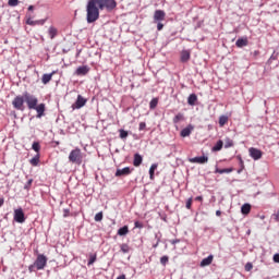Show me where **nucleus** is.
<instances>
[{
    "label": "nucleus",
    "instance_id": "nucleus-1",
    "mask_svg": "<svg viewBox=\"0 0 279 279\" xmlns=\"http://www.w3.org/2000/svg\"><path fill=\"white\" fill-rule=\"evenodd\" d=\"M116 8V0H88L86 5L87 23H95L96 21H99V10L112 12Z\"/></svg>",
    "mask_w": 279,
    "mask_h": 279
},
{
    "label": "nucleus",
    "instance_id": "nucleus-2",
    "mask_svg": "<svg viewBox=\"0 0 279 279\" xmlns=\"http://www.w3.org/2000/svg\"><path fill=\"white\" fill-rule=\"evenodd\" d=\"M45 267H47V256L39 254L35 260V263L33 265H31L28 267V270L35 271V269H37L38 271H40V269H45Z\"/></svg>",
    "mask_w": 279,
    "mask_h": 279
},
{
    "label": "nucleus",
    "instance_id": "nucleus-3",
    "mask_svg": "<svg viewBox=\"0 0 279 279\" xmlns=\"http://www.w3.org/2000/svg\"><path fill=\"white\" fill-rule=\"evenodd\" d=\"M83 158H84V156L82 155V149H80V148H75V149L71 150V153L69 155V160L73 165H82Z\"/></svg>",
    "mask_w": 279,
    "mask_h": 279
},
{
    "label": "nucleus",
    "instance_id": "nucleus-4",
    "mask_svg": "<svg viewBox=\"0 0 279 279\" xmlns=\"http://www.w3.org/2000/svg\"><path fill=\"white\" fill-rule=\"evenodd\" d=\"M24 101L27 105L28 110H34L38 106V98L27 92L24 93Z\"/></svg>",
    "mask_w": 279,
    "mask_h": 279
},
{
    "label": "nucleus",
    "instance_id": "nucleus-5",
    "mask_svg": "<svg viewBox=\"0 0 279 279\" xmlns=\"http://www.w3.org/2000/svg\"><path fill=\"white\" fill-rule=\"evenodd\" d=\"M12 106L15 110H25V94L16 96L12 101Z\"/></svg>",
    "mask_w": 279,
    "mask_h": 279
},
{
    "label": "nucleus",
    "instance_id": "nucleus-6",
    "mask_svg": "<svg viewBox=\"0 0 279 279\" xmlns=\"http://www.w3.org/2000/svg\"><path fill=\"white\" fill-rule=\"evenodd\" d=\"M87 102L88 99L84 98L82 95H78L76 101L71 106V108L72 110H80L81 108H84Z\"/></svg>",
    "mask_w": 279,
    "mask_h": 279
},
{
    "label": "nucleus",
    "instance_id": "nucleus-7",
    "mask_svg": "<svg viewBox=\"0 0 279 279\" xmlns=\"http://www.w3.org/2000/svg\"><path fill=\"white\" fill-rule=\"evenodd\" d=\"M13 219L16 221V223H25V213L23 211V208L14 210Z\"/></svg>",
    "mask_w": 279,
    "mask_h": 279
},
{
    "label": "nucleus",
    "instance_id": "nucleus-8",
    "mask_svg": "<svg viewBox=\"0 0 279 279\" xmlns=\"http://www.w3.org/2000/svg\"><path fill=\"white\" fill-rule=\"evenodd\" d=\"M167 17V13L163 10H156L154 13V23H161Z\"/></svg>",
    "mask_w": 279,
    "mask_h": 279
},
{
    "label": "nucleus",
    "instance_id": "nucleus-9",
    "mask_svg": "<svg viewBox=\"0 0 279 279\" xmlns=\"http://www.w3.org/2000/svg\"><path fill=\"white\" fill-rule=\"evenodd\" d=\"M248 154L253 160H260L263 158V151L258 148H250Z\"/></svg>",
    "mask_w": 279,
    "mask_h": 279
},
{
    "label": "nucleus",
    "instance_id": "nucleus-10",
    "mask_svg": "<svg viewBox=\"0 0 279 279\" xmlns=\"http://www.w3.org/2000/svg\"><path fill=\"white\" fill-rule=\"evenodd\" d=\"M193 130H195V126H193V124H189L181 131L180 136H182V138H186V136H191Z\"/></svg>",
    "mask_w": 279,
    "mask_h": 279
},
{
    "label": "nucleus",
    "instance_id": "nucleus-11",
    "mask_svg": "<svg viewBox=\"0 0 279 279\" xmlns=\"http://www.w3.org/2000/svg\"><path fill=\"white\" fill-rule=\"evenodd\" d=\"M90 68L88 65L78 66L75 71V75L84 76L88 75Z\"/></svg>",
    "mask_w": 279,
    "mask_h": 279
},
{
    "label": "nucleus",
    "instance_id": "nucleus-12",
    "mask_svg": "<svg viewBox=\"0 0 279 279\" xmlns=\"http://www.w3.org/2000/svg\"><path fill=\"white\" fill-rule=\"evenodd\" d=\"M33 110H36L38 119H40L41 117H45V110H46L45 104L35 105V108H33Z\"/></svg>",
    "mask_w": 279,
    "mask_h": 279
},
{
    "label": "nucleus",
    "instance_id": "nucleus-13",
    "mask_svg": "<svg viewBox=\"0 0 279 279\" xmlns=\"http://www.w3.org/2000/svg\"><path fill=\"white\" fill-rule=\"evenodd\" d=\"M190 162H193L195 165H205V162H208V157L206 156L194 157L190 159Z\"/></svg>",
    "mask_w": 279,
    "mask_h": 279
},
{
    "label": "nucleus",
    "instance_id": "nucleus-14",
    "mask_svg": "<svg viewBox=\"0 0 279 279\" xmlns=\"http://www.w3.org/2000/svg\"><path fill=\"white\" fill-rule=\"evenodd\" d=\"M132 171L130 170V167H125L116 171V178H121V175H130Z\"/></svg>",
    "mask_w": 279,
    "mask_h": 279
},
{
    "label": "nucleus",
    "instance_id": "nucleus-15",
    "mask_svg": "<svg viewBox=\"0 0 279 279\" xmlns=\"http://www.w3.org/2000/svg\"><path fill=\"white\" fill-rule=\"evenodd\" d=\"M57 73H58L57 71H52L50 74H44L41 76L43 84H49L53 75H56Z\"/></svg>",
    "mask_w": 279,
    "mask_h": 279
},
{
    "label": "nucleus",
    "instance_id": "nucleus-16",
    "mask_svg": "<svg viewBox=\"0 0 279 279\" xmlns=\"http://www.w3.org/2000/svg\"><path fill=\"white\" fill-rule=\"evenodd\" d=\"M180 60H181V62H189V60H191V51L182 50Z\"/></svg>",
    "mask_w": 279,
    "mask_h": 279
},
{
    "label": "nucleus",
    "instance_id": "nucleus-17",
    "mask_svg": "<svg viewBox=\"0 0 279 279\" xmlns=\"http://www.w3.org/2000/svg\"><path fill=\"white\" fill-rule=\"evenodd\" d=\"M48 36L51 40H53V38H56V36H58V28H56V26H50L48 28Z\"/></svg>",
    "mask_w": 279,
    "mask_h": 279
},
{
    "label": "nucleus",
    "instance_id": "nucleus-18",
    "mask_svg": "<svg viewBox=\"0 0 279 279\" xmlns=\"http://www.w3.org/2000/svg\"><path fill=\"white\" fill-rule=\"evenodd\" d=\"M133 165L135 167H141V165H143V156H141V154L134 155Z\"/></svg>",
    "mask_w": 279,
    "mask_h": 279
},
{
    "label": "nucleus",
    "instance_id": "nucleus-19",
    "mask_svg": "<svg viewBox=\"0 0 279 279\" xmlns=\"http://www.w3.org/2000/svg\"><path fill=\"white\" fill-rule=\"evenodd\" d=\"M250 210H252V205H250L247 203L242 205V207H241L242 215H250Z\"/></svg>",
    "mask_w": 279,
    "mask_h": 279
},
{
    "label": "nucleus",
    "instance_id": "nucleus-20",
    "mask_svg": "<svg viewBox=\"0 0 279 279\" xmlns=\"http://www.w3.org/2000/svg\"><path fill=\"white\" fill-rule=\"evenodd\" d=\"M235 46L236 47H247V38H239L236 41H235Z\"/></svg>",
    "mask_w": 279,
    "mask_h": 279
},
{
    "label": "nucleus",
    "instance_id": "nucleus-21",
    "mask_svg": "<svg viewBox=\"0 0 279 279\" xmlns=\"http://www.w3.org/2000/svg\"><path fill=\"white\" fill-rule=\"evenodd\" d=\"M196 101H197V95L192 94L189 96L187 98L189 106H195Z\"/></svg>",
    "mask_w": 279,
    "mask_h": 279
},
{
    "label": "nucleus",
    "instance_id": "nucleus-22",
    "mask_svg": "<svg viewBox=\"0 0 279 279\" xmlns=\"http://www.w3.org/2000/svg\"><path fill=\"white\" fill-rule=\"evenodd\" d=\"M156 169H158V163H153L149 168V178H150V180H154Z\"/></svg>",
    "mask_w": 279,
    "mask_h": 279
},
{
    "label": "nucleus",
    "instance_id": "nucleus-23",
    "mask_svg": "<svg viewBox=\"0 0 279 279\" xmlns=\"http://www.w3.org/2000/svg\"><path fill=\"white\" fill-rule=\"evenodd\" d=\"M31 165L33 167H38V162H40V155L37 154L35 157H33L31 160H29Z\"/></svg>",
    "mask_w": 279,
    "mask_h": 279
},
{
    "label": "nucleus",
    "instance_id": "nucleus-24",
    "mask_svg": "<svg viewBox=\"0 0 279 279\" xmlns=\"http://www.w3.org/2000/svg\"><path fill=\"white\" fill-rule=\"evenodd\" d=\"M129 232L130 229L128 228V226H124L118 230L119 236H125V234H128Z\"/></svg>",
    "mask_w": 279,
    "mask_h": 279
},
{
    "label": "nucleus",
    "instance_id": "nucleus-25",
    "mask_svg": "<svg viewBox=\"0 0 279 279\" xmlns=\"http://www.w3.org/2000/svg\"><path fill=\"white\" fill-rule=\"evenodd\" d=\"M157 107H158V98H153L149 102V108L150 110H156Z\"/></svg>",
    "mask_w": 279,
    "mask_h": 279
},
{
    "label": "nucleus",
    "instance_id": "nucleus-26",
    "mask_svg": "<svg viewBox=\"0 0 279 279\" xmlns=\"http://www.w3.org/2000/svg\"><path fill=\"white\" fill-rule=\"evenodd\" d=\"M228 123V116H220L219 118V125L220 128H223Z\"/></svg>",
    "mask_w": 279,
    "mask_h": 279
},
{
    "label": "nucleus",
    "instance_id": "nucleus-27",
    "mask_svg": "<svg viewBox=\"0 0 279 279\" xmlns=\"http://www.w3.org/2000/svg\"><path fill=\"white\" fill-rule=\"evenodd\" d=\"M222 147H223V142L218 141L217 144L213 147V151H221Z\"/></svg>",
    "mask_w": 279,
    "mask_h": 279
},
{
    "label": "nucleus",
    "instance_id": "nucleus-28",
    "mask_svg": "<svg viewBox=\"0 0 279 279\" xmlns=\"http://www.w3.org/2000/svg\"><path fill=\"white\" fill-rule=\"evenodd\" d=\"M216 173H220V174L232 173V168H225V169L216 168Z\"/></svg>",
    "mask_w": 279,
    "mask_h": 279
},
{
    "label": "nucleus",
    "instance_id": "nucleus-29",
    "mask_svg": "<svg viewBox=\"0 0 279 279\" xmlns=\"http://www.w3.org/2000/svg\"><path fill=\"white\" fill-rule=\"evenodd\" d=\"M173 123H180V121H184V114L183 113H178L174 118H173Z\"/></svg>",
    "mask_w": 279,
    "mask_h": 279
},
{
    "label": "nucleus",
    "instance_id": "nucleus-30",
    "mask_svg": "<svg viewBox=\"0 0 279 279\" xmlns=\"http://www.w3.org/2000/svg\"><path fill=\"white\" fill-rule=\"evenodd\" d=\"M120 250H121L122 254H128L130 252V245L123 243L120 245Z\"/></svg>",
    "mask_w": 279,
    "mask_h": 279
},
{
    "label": "nucleus",
    "instance_id": "nucleus-31",
    "mask_svg": "<svg viewBox=\"0 0 279 279\" xmlns=\"http://www.w3.org/2000/svg\"><path fill=\"white\" fill-rule=\"evenodd\" d=\"M208 265H210V256H207L201 262V267H207Z\"/></svg>",
    "mask_w": 279,
    "mask_h": 279
},
{
    "label": "nucleus",
    "instance_id": "nucleus-32",
    "mask_svg": "<svg viewBox=\"0 0 279 279\" xmlns=\"http://www.w3.org/2000/svg\"><path fill=\"white\" fill-rule=\"evenodd\" d=\"M97 260V254L89 255V260H88V266L94 265L95 262Z\"/></svg>",
    "mask_w": 279,
    "mask_h": 279
},
{
    "label": "nucleus",
    "instance_id": "nucleus-33",
    "mask_svg": "<svg viewBox=\"0 0 279 279\" xmlns=\"http://www.w3.org/2000/svg\"><path fill=\"white\" fill-rule=\"evenodd\" d=\"M120 138H126L129 136L128 131L120 129L119 130Z\"/></svg>",
    "mask_w": 279,
    "mask_h": 279
},
{
    "label": "nucleus",
    "instance_id": "nucleus-34",
    "mask_svg": "<svg viewBox=\"0 0 279 279\" xmlns=\"http://www.w3.org/2000/svg\"><path fill=\"white\" fill-rule=\"evenodd\" d=\"M32 147L37 154L40 151V144L38 142H34Z\"/></svg>",
    "mask_w": 279,
    "mask_h": 279
},
{
    "label": "nucleus",
    "instance_id": "nucleus-35",
    "mask_svg": "<svg viewBox=\"0 0 279 279\" xmlns=\"http://www.w3.org/2000/svg\"><path fill=\"white\" fill-rule=\"evenodd\" d=\"M95 221H101L104 219V213L99 211L98 214L95 215Z\"/></svg>",
    "mask_w": 279,
    "mask_h": 279
},
{
    "label": "nucleus",
    "instance_id": "nucleus-36",
    "mask_svg": "<svg viewBox=\"0 0 279 279\" xmlns=\"http://www.w3.org/2000/svg\"><path fill=\"white\" fill-rule=\"evenodd\" d=\"M232 145H234V143L232 142V140L228 138L225 142V148L228 149L230 147H232Z\"/></svg>",
    "mask_w": 279,
    "mask_h": 279
},
{
    "label": "nucleus",
    "instance_id": "nucleus-37",
    "mask_svg": "<svg viewBox=\"0 0 279 279\" xmlns=\"http://www.w3.org/2000/svg\"><path fill=\"white\" fill-rule=\"evenodd\" d=\"M191 206H193V197L186 201L185 208H187V210H191Z\"/></svg>",
    "mask_w": 279,
    "mask_h": 279
},
{
    "label": "nucleus",
    "instance_id": "nucleus-38",
    "mask_svg": "<svg viewBox=\"0 0 279 279\" xmlns=\"http://www.w3.org/2000/svg\"><path fill=\"white\" fill-rule=\"evenodd\" d=\"M160 263H161V265H163V267H165V265H167V263H169V256H167V255L162 256V257L160 258Z\"/></svg>",
    "mask_w": 279,
    "mask_h": 279
},
{
    "label": "nucleus",
    "instance_id": "nucleus-39",
    "mask_svg": "<svg viewBox=\"0 0 279 279\" xmlns=\"http://www.w3.org/2000/svg\"><path fill=\"white\" fill-rule=\"evenodd\" d=\"M8 3L11 8H15V5H19V0H9Z\"/></svg>",
    "mask_w": 279,
    "mask_h": 279
},
{
    "label": "nucleus",
    "instance_id": "nucleus-40",
    "mask_svg": "<svg viewBox=\"0 0 279 279\" xmlns=\"http://www.w3.org/2000/svg\"><path fill=\"white\" fill-rule=\"evenodd\" d=\"M252 269H254V265H252V263H246L245 271H252Z\"/></svg>",
    "mask_w": 279,
    "mask_h": 279
},
{
    "label": "nucleus",
    "instance_id": "nucleus-41",
    "mask_svg": "<svg viewBox=\"0 0 279 279\" xmlns=\"http://www.w3.org/2000/svg\"><path fill=\"white\" fill-rule=\"evenodd\" d=\"M163 27H165L163 23L157 22V31L158 32H162Z\"/></svg>",
    "mask_w": 279,
    "mask_h": 279
},
{
    "label": "nucleus",
    "instance_id": "nucleus-42",
    "mask_svg": "<svg viewBox=\"0 0 279 279\" xmlns=\"http://www.w3.org/2000/svg\"><path fill=\"white\" fill-rule=\"evenodd\" d=\"M147 128V124L145 122L140 123V132H143Z\"/></svg>",
    "mask_w": 279,
    "mask_h": 279
},
{
    "label": "nucleus",
    "instance_id": "nucleus-43",
    "mask_svg": "<svg viewBox=\"0 0 279 279\" xmlns=\"http://www.w3.org/2000/svg\"><path fill=\"white\" fill-rule=\"evenodd\" d=\"M47 20H37L35 21V25H45Z\"/></svg>",
    "mask_w": 279,
    "mask_h": 279
},
{
    "label": "nucleus",
    "instance_id": "nucleus-44",
    "mask_svg": "<svg viewBox=\"0 0 279 279\" xmlns=\"http://www.w3.org/2000/svg\"><path fill=\"white\" fill-rule=\"evenodd\" d=\"M26 23H27V25H36V21H34V20H32V19H28L27 21H26Z\"/></svg>",
    "mask_w": 279,
    "mask_h": 279
},
{
    "label": "nucleus",
    "instance_id": "nucleus-45",
    "mask_svg": "<svg viewBox=\"0 0 279 279\" xmlns=\"http://www.w3.org/2000/svg\"><path fill=\"white\" fill-rule=\"evenodd\" d=\"M272 259H274V263H279V253L275 254Z\"/></svg>",
    "mask_w": 279,
    "mask_h": 279
},
{
    "label": "nucleus",
    "instance_id": "nucleus-46",
    "mask_svg": "<svg viewBox=\"0 0 279 279\" xmlns=\"http://www.w3.org/2000/svg\"><path fill=\"white\" fill-rule=\"evenodd\" d=\"M135 228H143V223L138 222V221H135L134 223Z\"/></svg>",
    "mask_w": 279,
    "mask_h": 279
},
{
    "label": "nucleus",
    "instance_id": "nucleus-47",
    "mask_svg": "<svg viewBox=\"0 0 279 279\" xmlns=\"http://www.w3.org/2000/svg\"><path fill=\"white\" fill-rule=\"evenodd\" d=\"M32 182H34V180H28L27 184L25 185V189H29V186H32Z\"/></svg>",
    "mask_w": 279,
    "mask_h": 279
},
{
    "label": "nucleus",
    "instance_id": "nucleus-48",
    "mask_svg": "<svg viewBox=\"0 0 279 279\" xmlns=\"http://www.w3.org/2000/svg\"><path fill=\"white\" fill-rule=\"evenodd\" d=\"M69 213H70L69 209H64L63 210V217H69Z\"/></svg>",
    "mask_w": 279,
    "mask_h": 279
},
{
    "label": "nucleus",
    "instance_id": "nucleus-49",
    "mask_svg": "<svg viewBox=\"0 0 279 279\" xmlns=\"http://www.w3.org/2000/svg\"><path fill=\"white\" fill-rule=\"evenodd\" d=\"M274 219H275V221H279V211L274 215Z\"/></svg>",
    "mask_w": 279,
    "mask_h": 279
},
{
    "label": "nucleus",
    "instance_id": "nucleus-50",
    "mask_svg": "<svg viewBox=\"0 0 279 279\" xmlns=\"http://www.w3.org/2000/svg\"><path fill=\"white\" fill-rule=\"evenodd\" d=\"M4 202L5 201L3 198H0V208H1V206H3Z\"/></svg>",
    "mask_w": 279,
    "mask_h": 279
},
{
    "label": "nucleus",
    "instance_id": "nucleus-51",
    "mask_svg": "<svg viewBox=\"0 0 279 279\" xmlns=\"http://www.w3.org/2000/svg\"><path fill=\"white\" fill-rule=\"evenodd\" d=\"M216 216H217V217H221V210H217V211H216Z\"/></svg>",
    "mask_w": 279,
    "mask_h": 279
},
{
    "label": "nucleus",
    "instance_id": "nucleus-52",
    "mask_svg": "<svg viewBox=\"0 0 279 279\" xmlns=\"http://www.w3.org/2000/svg\"><path fill=\"white\" fill-rule=\"evenodd\" d=\"M195 199H196V202H202L203 198H202V196H197Z\"/></svg>",
    "mask_w": 279,
    "mask_h": 279
},
{
    "label": "nucleus",
    "instance_id": "nucleus-53",
    "mask_svg": "<svg viewBox=\"0 0 279 279\" xmlns=\"http://www.w3.org/2000/svg\"><path fill=\"white\" fill-rule=\"evenodd\" d=\"M175 243H180V240L172 241V244L175 245Z\"/></svg>",
    "mask_w": 279,
    "mask_h": 279
},
{
    "label": "nucleus",
    "instance_id": "nucleus-54",
    "mask_svg": "<svg viewBox=\"0 0 279 279\" xmlns=\"http://www.w3.org/2000/svg\"><path fill=\"white\" fill-rule=\"evenodd\" d=\"M28 10H34V7H33V5H29V7H28Z\"/></svg>",
    "mask_w": 279,
    "mask_h": 279
},
{
    "label": "nucleus",
    "instance_id": "nucleus-55",
    "mask_svg": "<svg viewBox=\"0 0 279 279\" xmlns=\"http://www.w3.org/2000/svg\"><path fill=\"white\" fill-rule=\"evenodd\" d=\"M210 260H213V255H210Z\"/></svg>",
    "mask_w": 279,
    "mask_h": 279
}]
</instances>
